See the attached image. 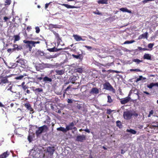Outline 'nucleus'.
Here are the masks:
<instances>
[{
  "label": "nucleus",
  "instance_id": "obj_1",
  "mask_svg": "<svg viewBox=\"0 0 158 158\" xmlns=\"http://www.w3.org/2000/svg\"><path fill=\"white\" fill-rule=\"evenodd\" d=\"M16 63H18L19 65L23 68L27 67V60L22 58L17 60Z\"/></svg>",
  "mask_w": 158,
  "mask_h": 158
},
{
  "label": "nucleus",
  "instance_id": "obj_2",
  "mask_svg": "<svg viewBox=\"0 0 158 158\" xmlns=\"http://www.w3.org/2000/svg\"><path fill=\"white\" fill-rule=\"evenodd\" d=\"M23 42L26 44L25 46L26 48L28 49L30 51H31L32 47L33 46L32 43H33L32 41H28L27 40H24Z\"/></svg>",
  "mask_w": 158,
  "mask_h": 158
},
{
  "label": "nucleus",
  "instance_id": "obj_3",
  "mask_svg": "<svg viewBox=\"0 0 158 158\" xmlns=\"http://www.w3.org/2000/svg\"><path fill=\"white\" fill-rule=\"evenodd\" d=\"M103 88L106 90L115 92V89L109 82H106L103 84Z\"/></svg>",
  "mask_w": 158,
  "mask_h": 158
},
{
  "label": "nucleus",
  "instance_id": "obj_4",
  "mask_svg": "<svg viewBox=\"0 0 158 158\" xmlns=\"http://www.w3.org/2000/svg\"><path fill=\"white\" fill-rule=\"evenodd\" d=\"M132 115V113L131 111H127L123 112V117L125 119L129 120L130 119Z\"/></svg>",
  "mask_w": 158,
  "mask_h": 158
},
{
  "label": "nucleus",
  "instance_id": "obj_5",
  "mask_svg": "<svg viewBox=\"0 0 158 158\" xmlns=\"http://www.w3.org/2000/svg\"><path fill=\"white\" fill-rule=\"evenodd\" d=\"M47 128V126L45 125L39 127L36 132L37 135H38L41 134L42 132L46 131Z\"/></svg>",
  "mask_w": 158,
  "mask_h": 158
},
{
  "label": "nucleus",
  "instance_id": "obj_6",
  "mask_svg": "<svg viewBox=\"0 0 158 158\" xmlns=\"http://www.w3.org/2000/svg\"><path fill=\"white\" fill-rule=\"evenodd\" d=\"M55 151L54 147H48L47 148V152H48V154L50 156H52Z\"/></svg>",
  "mask_w": 158,
  "mask_h": 158
},
{
  "label": "nucleus",
  "instance_id": "obj_7",
  "mask_svg": "<svg viewBox=\"0 0 158 158\" xmlns=\"http://www.w3.org/2000/svg\"><path fill=\"white\" fill-rule=\"evenodd\" d=\"M129 96L126 98L121 99L120 101L121 103L122 104H124L128 102L131 99V98L129 97Z\"/></svg>",
  "mask_w": 158,
  "mask_h": 158
},
{
  "label": "nucleus",
  "instance_id": "obj_8",
  "mask_svg": "<svg viewBox=\"0 0 158 158\" xmlns=\"http://www.w3.org/2000/svg\"><path fill=\"white\" fill-rule=\"evenodd\" d=\"M85 139V136L84 135H78L77 137L76 140L82 142Z\"/></svg>",
  "mask_w": 158,
  "mask_h": 158
},
{
  "label": "nucleus",
  "instance_id": "obj_9",
  "mask_svg": "<svg viewBox=\"0 0 158 158\" xmlns=\"http://www.w3.org/2000/svg\"><path fill=\"white\" fill-rule=\"evenodd\" d=\"M73 36L76 41H80L81 40L84 41L85 40V39H82L80 36L77 35H74Z\"/></svg>",
  "mask_w": 158,
  "mask_h": 158
},
{
  "label": "nucleus",
  "instance_id": "obj_10",
  "mask_svg": "<svg viewBox=\"0 0 158 158\" xmlns=\"http://www.w3.org/2000/svg\"><path fill=\"white\" fill-rule=\"evenodd\" d=\"M74 124L73 122L70 123L68 125L66 126V129L67 131L70 130H72V127L74 126Z\"/></svg>",
  "mask_w": 158,
  "mask_h": 158
},
{
  "label": "nucleus",
  "instance_id": "obj_11",
  "mask_svg": "<svg viewBox=\"0 0 158 158\" xmlns=\"http://www.w3.org/2000/svg\"><path fill=\"white\" fill-rule=\"evenodd\" d=\"M55 72L56 73V75H62L64 73V69H62V70H58V69H56L55 70Z\"/></svg>",
  "mask_w": 158,
  "mask_h": 158
},
{
  "label": "nucleus",
  "instance_id": "obj_12",
  "mask_svg": "<svg viewBox=\"0 0 158 158\" xmlns=\"http://www.w3.org/2000/svg\"><path fill=\"white\" fill-rule=\"evenodd\" d=\"M10 77V76H6L5 77H3L1 78V82L3 84H5L9 82V81L7 79L8 77Z\"/></svg>",
  "mask_w": 158,
  "mask_h": 158
},
{
  "label": "nucleus",
  "instance_id": "obj_13",
  "mask_svg": "<svg viewBox=\"0 0 158 158\" xmlns=\"http://www.w3.org/2000/svg\"><path fill=\"white\" fill-rule=\"evenodd\" d=\"M148 33L147 32H146L145 33L141 35H140L139 36L138 39L139 40H140V39H145V38L147 39V38L148 37Z\"/></svg>",
  "mask_w": 158,
  "mask_h": 158
},
{
  "label": "nucleus",
  "instance_id": "obj_14",
  "mask_svg": "<svg viewBox=\"0 0 158 158\" xmlns=\"http://www.w3.org/2000/svg\"><path fill=\"white\" fill-rule=\"evenodd\" d=\"M91 94H97L99 93L98 89L96 87L93 88L90 92Z\"/></svg>",
  "mask_w": 158,
  "mask_h": 158
},
{
  "label": "nucleus",
  "instance_id": "obj_15",
  "mask_svg": "<svg viewBox=\"0 0 158 158\" xmlns=\"http://www.w3.org/2000/svg\"><path fill=\"white\" fill-rule=\"evenodd\" d=\"M13 47L15 51V50L17 51L21 50L23 49L22 46L21 45L19 46L16 44L13 45Z\"/></svg>",
  "mask_w": 158,
  "mask_h": 158
},
{
  "label": "nucleus",
  "instance_id": "obj_16",
  "mask_svg": "<svg viewBox=\"0 0 158 158\" xmlns=\"http://www.w3.org/2000/svg\"><path fill=\"white\" fill-rule=\"evenodd\" d=\"M10 154V152L7 151L0 155V158H6Z\"/></svg>",
  "mask_w": 158,
  "mask_h": 158
},
{
  "label": "nucleus",
  "instance_id": "obj_17",
  "mask_svg": "<svg viewBox=\"0 0 158 158\" xmlns=\"http://www.w3.org/2000/svg\"><path fill=\"white\" fill-rule=\"evenodd\" d=\"M44 67V68H53V65L51 64H47V63H44L43 64Z\"/></svg>",
  "mask_w": 158,
  "mask_h": 158
},
{
  "label": "nucleus",
  "instance_id": "obj_18",
  "mask_svg": "<svg viewBox=\"0 0 158 158\" xmlns=\"http://www.w3.org/2000/svg\"><path fill=\"white\" fill-rule=\"evenodd\" d=\"M143 58L144 59L150 60L151 59V55L149 54H145L143 56Z\"/></svg>",
  "mask_w": 158,
  "mask_h": 158
},
{
  "label": "nucleus",
  "instance_id": "obj_19",
  "mask_svg": "<svg viewBox=\"0 0 158 158\" xmlns=\"http://www.w3.org/2000/svg\"><path fill=\"white\" fill-rule=\"evenodd\" d=\"M62 6H65L67 8H75V7L73 6H71L70 5H69L67 4H60Z\"/></svg>",
  "mask_w": 158,
  "mask_h": 158
},
{
  "label": "nucleus",
  "instance_id": "obj_20",
  "mask_svg": "<svg viewBox=\"0 0 158 158\" xmlns=\"http://www.w3.org/2000/svg\"><path fill=\"white\" fill-rule=\"evenodd\" d=\"M109 0H99L98 1V3L99 4H107Z\"/></svg>",
  "mask_w": 158,
  "mask_h": 158
},
{
  "label": "nucleus",
  "instance_id": "obj_21",
  "mask_svg": "<svg viewBox=\"0 0 158 158\" xmlns=\"http://www.w3.org/2000/svg\"><path fill=\"white\" fill-rule=\"evenodd\" d=\"M57 130L58 131H61L64 133H66L67 132V130L66 129V128H64L62 127H60L57 128Z\"/></svg>",
  "mask_w": 158,
  "mask_h": 158
},
{
  "label": "nucleus",
  "instance_id": "obj_22",
  "mask_svg": "<svg viewBox=\"0 0 158 158\" xmlns=\"http://www.w3.org/2000/svg\"><path fill=\"white\" fill-rule=\"evenodd\" d=\"M33 91L35 92L36 94H38L39 92H42L43 91V89L41 88H38L34 89Z\"/></svg>",
  "mask_w": 158,
  "mask_h": 158
},
{
  "label": "nucleus",
  "instance_id": "obj_23",
  "mask_svg": "<svg viewBox=\"0 0 158 158\" xmlns=\"http://www.w3.org/2000/svg\"><path fill=\"white\" fill-rule=\"evenodd\" d=\"M120 10L123 12H127L129 13H131V10H129L126 8H121L120 9Z\"/></svg>",
  "mask_w": 158,
  "mask_h": 158
},
{
  "label": "nucleus",
  "instance_id": "obj_24",
  "mask_svg": "<svg viewBox=\"0 0 158 158\" xmlns=\"http://www.w3.org/2000/svg\"><path fill=\"white\" fill-rule=\"evenodd\" d=\"M13 37L14 38V42L15 43L16 41L19 40L20 39V37L19 35H15Z\"/></svg>",
  "mask_w": 158,
  "mask_h": 158
},
{
  "label": "nucleus",
  "instance_id": "obj_25",
  "mask_svg": "<svg viewBox=\"0 0 158 158\" xmlns=\"http://www.w3.org/2000/svg\"><path fill=\"white\" fill-rule=\"evenodd\" d=\"M27 76V75L26 73H24L23 75H20L19 76H18L16 77L15 78V79L17 80H21L24 77H25Z\"/></svg>",
  "mask_w": 158,
  "mask_h": 158
},
{
  "label": "nucleus",
  "instance_id": "obj_26",
  "mask_svg": "<svg viewBox=\"0 0 158 158\" xmlns=\"http://www.w3.org/2000/svg\"><path fill=\"white\" fill-rule=\"evenodd\" d=\"M126 131L127 132L133 134H135L136 133V131L132 129H127V130Z\"/></svg>",
  "mask_w": 158,
  "mask_h": 158
},
{
  "label": "nucleus",
  "instance_id": "obj_27",
  "mask_svg": "<svg viewBox=\"0 0 158 158\" xmlns=\"http://www.w3.org/2000/svg\"><path fill=\"white\" fill-rule=\"evenodd\" d=\"M72 56L76 59H81L82 58V55L81 54H79L78 55H76L74 54H72Z\"/></svg>",
  "mask_w": 158,
  "mask_h": 158
},
{
  "label": "nucleus",
  "instance_id": "obj_28",
  "mask_svg": "<svg viewBox=\"0 0 158 158\" xmlns=\"http://www.w3.org/2000/svg\"><path fill=\"white\" fill-rule=\"evenodd\" d=\"M43 80L44 81L46 82H51L52 81V79L51 78H49L48 77H45L43 78Z\"/></svg>",
  "mask_w": 158,
  "mask_h": 158
},
{
  "label": "nucleus",
  "instance_id": "obj_29",
  "mask_svg": "<svg viewBox=\"0 0 158 158\" xmlns=\"http://www.w3.org/2000/svg\"><path fill=\"white\" fill-rule=\"evenodd\" d=\"M44 123L48 125H50V118L49 116H47L46 120L44 121Z\"/></svg>",
  "mask_w": 158,
  "mask_h": 158
},
{
  "label": "nucleus",
  "instance_id": "obj_30",
  "mask_svg": "<svg viewBox=\"0 0 158 158\" xmlns=\"http://www.w3.org/2000/svg\"><path fill=\"white\" fill-rule=\"evenodd\" d=\"M44 63H42V64H39L38 65L39 66L38 67H37L36 68V69L37 71L39 70V69L38 68V67L40 68V69H44V65H43V64Z\"/></svg>",
  "mask_w": 158,
  "mask_h": 158
},
{
  "label": "nucleus",
  "instance_id": "obj_31",
  "mask_svg": "<svg viewBox=\"0 0 158 158\" xmlns=\"http://www.w3.org/2000/svg\"><path fill=\"white\" fill-rule=\"evenodd\" d=\"M36 54L37 55L42 56L44 55V52L38 50L36 52Z\"/></svg>",
  "mask_w": 158,
  "mask_h": 158
},
{
  "label": "nucleus",
  "instance_id": "obj_32",
  "mask_svg": "<svg viewBox=\"0 0 158 158\" xmlns=\"http://www.w3.org/2000/svg\"><path fill=\"white\" fill-rule=\"evenodd\" d=\"M146 79V78L145 77H143L142 76H140L139 78H138L136 79V82H138V81L142 80H144Z\"/></svg>",
  "mask_w": 158,
  "mask_h": 158
},
{
  "label": "nucleus",
  "instance_id": "obj_33",
  "mask_svg": "<svg viewBox=\"0 0 158 158\" xmlns=\"http://www.w3.org/2000/svg\"><path fill=\"white\" fill-rule=\"evenodd\" d=\"M27 108V109L28 110H31L32 109V108L31 107L29 103H26L24 105Z\"/></svg>",
  "mask_w": 158,
  "mask_h": 158
},
{
  "label": "nucleus",
  "instance_id": "obj_34",
  "mask_svg": "<svg viewBox=\"0 0 158 158\" xmlns=\"http://www.w3.org/2000/svg\"><path fill=\"white\" fill-rule=\"evenodd\" d=\"M135 42L134 40H132L130 41L127 40L125 41L123 43L124 44H132Z\"/></svg>",
  "mask_w": 158,
  "mask_h": 158
},
{
  "label": "nucleus",
  "instance_id": "obj_35",
  "mask_svg": "<svg viewBox=\"0 0 158 158\" xmlns=\"http://www.w3.org/2000/svg\"><path fill=\"white\" fill-rule=\"evenodd\" d=\"M52 31L56 39H57L58 40L60 39V38L59 35L58 34V33H57L56 32H55L54 31Z\"/></svg>",
  "mask_w": 158,
  "mask_h": 158
},
{
  "label": "nucleus",
  "instance_id": "obj_36",
  "mask_svg": "<svg viewBox=\"0 0 158 158\" xmlns=\"http://www.w3.org/2000/svg\"><path fill=\"white\" fill-rule=\"evenodd\" d=\"M76 77L75 76L73 77L72 78L70 79V82H71L73 84H74L75 83L74 81L76 80Z\"/></svg>",
  "mask_w": 158,
  "mask_h": 158
},
{
  "label": "nucleus",
  "instance_id": "obj_37",
  "mask_svg": "<svg viewBox=\"0 0 158 158\" xmlns=\"http://www.w3.org/2000/svg\"><path fill=\"white\" fill-rule=\"evenodd\" d=\"M108 100L107 102L109 103H111L113 102V100L111 98V97L110 95H108L107 96Z\"/></svg>",
  "mask_w": 158,
  "mask_h": 158
},
{
  "label": "nucleus",
  "instance_id": "obj_38",
  "mask_svg": "<svg viewBox=\"0 0 158 158\" xmlns=\"http://www.w3.org/2000/svg\"><path fill=\"white\" fill-rule=\"evenodd\" d=\"M132 61L137 63V64H139L140 62H142V61L141 60H140L139 59H133L132 60Z\"/></svg>",
  "mask_w": 158,
  "mask_h": 158
},
{
  "label": "nucleus",
  "instance_id": "obj_39",
  "mask_svg": "<svg viewBox=\"0 0 158 158\" xmlns=\"http://www.w3.org/2000/svg\"><path fill=\"white\" fill-rule=\"evenodd\" d=\"M116 124L117 126L119 127L120 128L122 127V125H121V122L119 121H117L116 122Z\"/></svg>",
  "mask_w": 158,
  "mask_h": 158
},
{
  "label": "nucleus",
  "instance_id": "obj_40",
  "mask_svg": "<svg viewBox=\"0 0 158 158\" xmlns=\"http://www.w3.org/2000/svg\"><path fill=\"white\" fill-rule=\"evenodd\" d=\"M54 57H54V56L51 55H47L45 56V57L46 58L49 59L53 58Z\"/></svg>",
  "mask_w": 158,
  "mask_h": 158
},
{
  "label": "nucleus",
  "instance_id": "obj_41",
  "mask_svg": "<svg viewBox=\"0 0 158 158\" xmlns=\"http://www.w3.org/2000/svg\"><path fill=\"white\" fill-rule=\"evenodd\" d=\"M11 0H5V3L6 5H9L11 3Z\"/></svg>",
  "mask_w": 158,
  "mask_h": 158
},
{
  "label": "nucleus",
  "instance_id": "obj_42",
  "mask_svg": "<svg viewBox=\"0 0 158 158\" xmlns=\"http://www.w3.org/2000/svg\"><path fill=\"white\" fill-rule=\"evenodd\" d=\"M153 86H154V83H151L149 85H147V87L149 89H152Z\"/></svg>",
  "mask_w": 158,
  "mask_h": 158
},
{
  "label": "nucleus",
  "instance_id": "obj_43",
  "mask_svg": "<svg viewBox=\"0 0 158 158\" xmlns=\"http://www.w3.org/2000/svg\"><path fill=\"white\" fill-rule=\"evenodd\" d=\"M35 29L36 30V32L37 33H39L40 32V29L38 27H35Z\"/></svg>",
  "mask_w": 158,
  "mask_h": 158
},
{
  "label": "nucleus",
  "instance_id": "obj_44",
  "mask_svg": "<svg viewBox=\"0 0 158 158\" xmlns=\"http://www.w3.org/2000/svg\"><path fill=\"white\" fill-rule=\"evenodd\" d=\"M56 49L55 47H53V48H49L48 49V50L50 52H55V49Z\"/></svg>",
  "mask_w": 158,
  "mask_h": 158
},
{
  "label": "nucleus",
  "instance_id": "obj_45",
  "mask_svg": "<svg viewBox=\"0 0 158 158\" xmlns=\"http://www.w3.org/2000/svg\"><path fill=\"white\" fill-rule=\"evenodd\" d=\"M76 71L79 73H81L82 72V69L81 68H77L76 69Z\"/></svg>",
  "mask_w": 158,
  "mask_h": 158
},
{
  "label": "nucleus",
  "instance_id": "obj_46",
  "mask_svg": "<svg viewBox=\"0 0 158 158\" xmlns=\"http://www.w3.org/2000/svg\"><path fill=\"white\" fill-rule=\"evenodd\" d=\"M130 71H136V72H140L141 71L139 69H130Z\"/></svg>",
  "mask_w": 158,
  "mask_h": 158
},
{
  "label": "nucleus",
  "instance_id": "obj_47",
  "mask_svg": "<svg viewBox=\"0 0 158 158\" xmlns=\"http://www.w3.org/2000/svg\"><path fill=\"white\" fill-rule=\"evenodd\" d=\"M94 13L98 15H102V14L98 10L94 12Z\"/></svg>",
  "mask_w": 158,
  "mask_h": 158
},
{
  "label": "nucleus",
  "instance_id": "obj_48",
  "mask_svg": "<svg viewBox=\"0 0 158 158\" xmlns=\"http://www.w3.org/2000/svg\"><path fill=\"white\" fill-rule=\"evenodd\" d=\"M14 48H9L7 50L8 52L9 53H11L12 52H14Z\"/></svg>",
  "mask_w": 158,
  "mask_h": 158
},
{
  "label": "nucleus",
  "instance_id": "obj_49",
  "mask_svg": "<svg viewBox=\"0 0 158 158\" xmlns=\"http://www.w3.org/2000/svg\"><path fill=\"white\" fill-rule=\"evenodd\" d=\"M85 47L87 49L89 50H91L92 49V48L91 46H89L87 45H85L83 46Z\"/></svg>",
  "mask_w": 158,
  "mask_h": 158
},
{
  "label": "nucleus",
  "instance_id": "obj_50",
  "mask_svg": "<svg viewBox=\"0 0 158 158\" xmlns=\"http://www.w3.org/2000/svg\"><path fill=\"white\" fill-rule=\"evenodd\" d=\"M11 64H12L11 66L13 67V69L15 68L17 66L18 64L16 63H14Z\"/></svg>",
  "mask_w": 158,
  "mask_h": 158
},
{
  "label": "nucleus",
  "instance_id": "obj_51",
  "mask_svg": "<svg viewBox=\"0 0 158 158\" xmlns=\"http://www.w3.org/2000/svg\"><path fill=\"white\" fill-rule=\"evenodd\" d=\"M154 44H153L150 43L148 45V48H152L153 46H154Z\"/></svg>",
  "mask_w": 158,
  "mask_h": 158
},
{
  "label": "nucleus",
  "instance_id": "obj_52",
  "mask_svg": "<svg viewBox=\"0 0 158 158\" xmlns=\"http://www.w3.org/2000/svg\"><path fill=\"white\" fill-rule=\"evenodd\" d=\"M50 26H52V27L53 28H58L57 25H56L51 24L50 25Z\"/></svg>",
  "mask_w": 158,
  "mask_h": 158
},
{
  "label": "nucleus",
  "instance_id": "obj_53",
  "mask_svg": "<svg viewBox=\"0 0 158 158\" xmlns=\"http://www.w3.org/2000/svg\"><path fill=\"white\" fill-rule=\"evenodd\" d=\"M33 43H32L33 46L35 47V44H39L40 43V42L39 41H37V42H35L33 41Z\"/></svg>",
  "mask_w": 158,
  "mask_h": 158
},
{
  "label": "nucleus",
  "instance_id": "obj_54",
  "mask_svg": "<svg viewBox=\"0 0 158 158\" xmlns=\"http://www.w3.org/2000/svg\"><path fill=\"white\" fill-rule=\"evenodd\" d=\"M94 138L95 139H100V137L98 136H97L95 135H94L93 136Z\"/></svg>",
  "mask_w": 158,
  "mask_h": 158
},
{
  "label": "nucleus",
  "instance_id": "obj_55",
  "mask_svg": "<svg viewBox=\"0 0 158 158\" xmlns=\"http://www.w3.org/2000/svg\"><path fill=\"white\" fill-rule=\"evenodd\" d=\"M9 19V18L7 17H4L3 18V19L4 20V22H6L7 20Z\"/></svg>",
  "mask_w": 158,
  "mask_h": 158
},
{
  "label": "nucleus",
  "instance_id": "obj_56",
  "mask_svg": "<svg viewBox=\"0 0 158 158\" xmlns=\"http://www.w3.org/2000/svg\"><path fill=\"white\" fill-rule=\"evenodd\" d=\"M67 102L69 103H72L73 102L72 100L69 99H68Z\"/></svg>",
  "mask_w": 158,
  "mask_h": 158
},
{
  "label": "nucleus",
  "instance_id": "obj_57",
  "mask_svg": "<svg viewBox=\"0 0 158 158\" xmlns=\"http://www.w3.org/2000/svg\"><path fill=\"white\" fill-rule=\"evenodd\" d=\"M88 37L89 39H92L93 40L96 41V39L92 37L90 35H88Z\"/></svg>",
  "mask_w": 158,
  "mask_h": 158
},
{
  "label": "nucleus",
  "instance_id": "obj_58",
  "mask_svg": "<svg viewBox=\"0 0 158 158\" xmlns=\"http://www.w3.org/2000/svg\"><path fill=\"white\" fill-rule=\"evenodd\" d=\"M83 131L88 133H89L90 132V131L88 129H84Z\"/></svg>",
  "mask_w": 158,
  "mask_h": 158
},
{
  "label": "nucleus",
  "instance_id": "obj_59",
  "mask_svg": "<svg viewBox=\"0 0 158 158\" xmlns=\"http://www.w3.org/2000/svg\"><path fill=\"white\" fill-rule=\"evenodd\" d=\"M28 86H26V85H24V86H23L22 87V88H23V89L25 90H26V89H27L28 88Z\"/></svg>",
  "mask_w": 158,
  "mask_h": 158
},
{
  "label": "nucleus",
  "instance_id": "obj_60",
  "mask_svg": "<svg viewBox=\"0 0 158 158\" xmlns=\"http://www.w3.org/2000/svg\"><path fill=\"white\" fill-rule=\"evenodd\" d=\"M12 87L11 86H10L9 88H8L7 89V90L8 91H11L12 92H13V91H12Z\"/></svg>",
  "mask_w": 158,
  "mask_h": 158
},
{
  "label": "nucleus",
  "instance_id": "obj_61",
  "mask_svg": "<svg viewBox=\"0 0 158 158\" xmlns=\"http://www.w3.org/2000/svg\"><path fill=\"white\" fill-rule=\"evenodd\" d=\"M51 3V2H49V3H46V4H45V9H46L48 7V6L49 5V4Z\"/></svg>",
  "mask_w": 158,
  "mask_h": 158
},
{
  "label": "nucleus",
  "instance_id": "obj_62",
  "mask_svg": "<svg viewBox=\"0 0 158 158\" xmlns=\"http://www.w3.org/2000/svg\"><path fill=\"white\" fill-rule=\"evenodd\" d=\"M112 112V111L110 109V110H107V113L108 114H110V113Z\"/></svg>",
  "mask_w": 158,
  "mask_h": 158
},
{
  "label": "nucleus",
  "instance_id": "obj_63",
  "mask_svg": "<svg viewBox=\"0 0 158 158\" xmlns=\"http://www.w3.org/2000/svg\"><path fill=\"white\" fill-rule=\"evenodd\" d=\"M143 93L148 95H150L149 93L146 91H143Z\"/></svg>",
  "mask_w": 158,
  "mask_h": 158
},
{
  "label": "nucleus",
  "instance_id": "obj_64",
  "mask_svg": "<svg viewBox=\"0 0 158 158\" xmlns=\"http://www.w3.org/2000/svg\"><path fill=\"white\" fill-rule=\"evenodd\" d=\"M154 86H156L158 87V82H156L155 83H154Z\"/></svg>",
  "mask_w": 158,
  "mask_h": 158
}]
</instances>
